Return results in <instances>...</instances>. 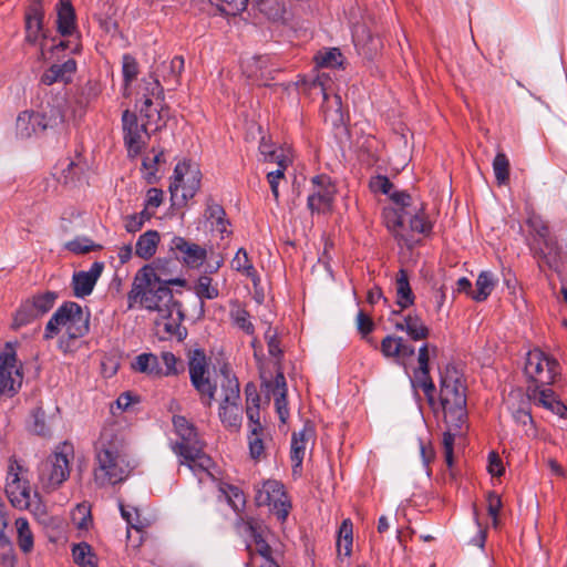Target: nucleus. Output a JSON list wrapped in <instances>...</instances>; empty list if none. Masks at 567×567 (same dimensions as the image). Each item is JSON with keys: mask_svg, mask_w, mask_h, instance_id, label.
Returning <instances> with one entry per match:
<instances>
[{"mask_svg": "<svg viewBox=\"0 0 567 567\" xmlns=\"http://www.w3.org/2000/svg\"><path fill=\"white\" fill-rule=\"evenodd\" d=\"M169 286L184 287L186 280L167 279L155 267L144 266L135 275L132 289L127 293V308L133 309L138 302L150 311H157V326H162L167 334L182 339L185 334V330H182L184 312L181 302L174 299Z\"/></svg>", "mask_w": 567, "mask_h": 567, "instance_id": "1", "label": "nucleus"}, {"mask_svg": "<svg viewBox=\"0 0 567 567\" xmlns=\"http://www.w3.org/2000/svg\"><path fill=\"white\" fill-rule=\"evenodd\" d=\"M440 403L446 424V431L443 434L445 462L451 467L455 437L463 436L468 427L466 386L463 374L454 365H447L441 372Z\"/></svg>", "mask_w": 567, "mask_h": 567, "instance_id": "2", "label": "nucleus"}, {"mask_svg": "<svg viewBox=\"0 0 567 567\" xmlns=\"http://www.w3.org/2000/svg\"><path fill=\"white\" fill-rule=\"evenodd\" d=\"M133 468L123 437L113 427L103 429L95 443V484L105 487L122 483Z\"/></svg>", "mask_w": 567, "mask_h": 567, "instance_id": "3", "label": "nucleus"}, {"mask_svg": "<svg viewBox=\"0 0 567 567\" xmlns=\"http://www.w3.org/2000/svg\"><path fill=\"white\" fill-rule=\"evenodd\" d=\"M173 424L179 440L172 444V450L179 457V464L186 465L199 481L204 475L212 476L213 460L204 452L194 425L181 415L173 417Z\"/></svg>", "mask_w": 567, "mask_h": 567, "instance_id": "4", "label": "nucleus"}, {"mask_svg": "<svg viewBox=\"0 0 567 567\" xmlns=\"http://www.w3.org/2000/svg\"><path fill=\"white\" fill-rule=\"evenodd\" d=\"M89 312H84L81 306L76 302H65L48 321L44 339L49 340L56 336L60 327L65 328L69 339H79L89 332Z\"/></svg>", "mask_w": 567, "mask_h": 567, "instance_id": "5", "label": "nucleus"}, {"mask_svg": "<svg viewBox=\"0 0 567 567\" xmlns=\"http://www.w3.org/2000/svg\"><path fill=\"white\" fill-rule=\"evenodd\" d=\"M74 457L72 444H60L40 467V480L47 489L58 488L70 475V461Z\"/></svg>", "mask_w": 567, "mask_h": 567, "instance_id": "6", "label": "nucleus"}, {"mask_svg": "<svg viewBox=\"0 0 567 567\" xmlns=\"http://www.w3.org/2000/svg\"><path fill=\"white\" fill-rule=\"evenodd\" d=\"M221 391L224 398L219 406V419L230 431L237 432L241 426L243 415L239 382L235 375L223 371Z\"/></svg>", "mask_w": 567, "mask_h": 567, "instance_id": "7", "label": "nucleus"}, {"mask_svg": "<svg viewBox=\"0 0 567 567\" xmlns=\"http://www.w3.org/2000/svg\"><path fill=\"white\" fill-rule=\"evenodd\" d=\"M202 174L196 164L182 162L175 166L174 181L169 185V192L173 200L185 204L193 198L200 188Z\"/></svg>", "mask_w": 567, "mask_h": 567, "instance_id": "8", "label": "nucleus"}, {"mask_svg": "<svg viewBox=\"0 0 567 567\" xmlns=\"http://www.w3.org/2000/svg\"><path fill=\"white\" fill-rule=\"evenodd\" d=\"M558 361L548 357L543 351L535 349L527 353L525 363V374L534 385L539 388L550 385L555 382L556 377L559 374Z\"/></svg>", "mask_w": 567, "mask_h": 567, "instance_id": "9", "label": "nucleus"}, {"mask_svg": "<svg viewBox=\"0 0 567 567\" xmlns=\"http://www.w3.org/2000/svg\"><path fill=\"white\" fill-rule=\"evenodd\" d=\"M239 524L243 525L244 530L252 537V543L247 546L250 553V559L247 567H258L260 563L267 560H276L272 556V548L264 538L266 527L254 517H240Z\"/></svg>", "mask_w": 567, "mask_h": 567, "instance_id": "10", "label": "nucleus"}, {"mask_svg": "<svg viewBox=\"0 0 567 567\" xmlns=\"http://www.w3.org/2000/svg\"><path fill=\"white\" fill-rule=\"evenodd\" d=\"M255 502L257 506H268L279 520H285L289 514L290 505L287 503V496L284 485L275 480L265 481L257 485Z\"/></svg>", "mask_w": 567, "mask_h": 567, "instance_id": "11", "label": "nucleus"}, {"mask_svg": "<svg viewBox=\"0 0 567 567\" xmlns=\"http://www.w3.org/2000/svg\"><path fill=\"white\" fill-rule=\"evenodd\" d=\"M189 377L193 386L200 394L203 404L212 406L215 399L216 385L213 384L207 374V361L203 350L196 349L189 355Z\"/></svg>", "mask_w": 567, "mask_h": 567, "instance_id": "12", "label": "nucleus"}, {"mask_svg": "<svg viewBox=\"0 0 567 567\" xmlns=\"http://www.w3.org/2000/svg\"><path fill=\"white\" fill-rule=\"evenodd\" d=\"M330 79L324 74L317 75L316 78L302 82L305 90L310 94H320L323 99L322 112L324 121L329 122L332 126L338 127L343 124V114L341 112V97L339 95L333 96L332 105H329V99L327 94L326 83Z\"/></svg>", "mask_w": 567, "mask_h": 567, "instance_id": "13", "label": "nucleus"}, {"mask_svg": "<svg viewBox=\"0 0 567 567\" xmlns=\"http://www.w3.org/2000/svg\"><path fill=\"white\" fill-rule=\"evenodd\" d=\"M14 348L7 344L0 353V394L12 396L22 384V373L17 368Z\"/></svg>", "mask_w": 567, "mask_h": 567, "instance_id": "14", "label": "nucleus"}, {"mask_svg": "<svg viewBox=\"0 0 567 567\" xmlns=\"http://www.w3.org/2000/svg\"><path fill=\"white\" fill-rule=\"evenodd\" d=\"M313 189L308 196V208L311 213H328L332 208L336 187L327 175H317L312 178Z\"/></svg>", "mask_w": 567, "mask_h": 567, "instance_id": "15", "label": "nucleus"}, {"mask_svg": "<svg viewBox=\"0 0 567 567\" xmlns=\"http://www.w3.org/2000/svg\"><path fill=\"white\" fill-rule=\"evenodd\" d=\"M124 142L127 147L128 156L135 157L146 145L148 138L146 124H138L137 117L134 113L126 110L122 116Z\"/></svg>", "mask_w": 567, "mask_h": 567, "instance_id": "16", "label": "nucleus"}, {"mask_svg": "<svg viewBox=\"0 0 567 567\" xmlns=\"http://www.w3.org/2000/svg\"><path fill=\"white\" fill-rule=\"evenodd\" d=\"M22 466L16 461L10 460L6 493L14 507H24L29 505L30 487L28 482L23 480L20 474Z\"/></svg>", "mask_w": 567, "mask_h": 567, "instance_id": "17", "label": "nucleus"}, {"mask_svg": "<svg viewBox=\"0 0 567 567\" xmlns=\"http://www.w3.org/2000/svg\"><path fill=\"white\" fill-rule=\"evenodd\" d=\"M529 248L540 270L546 266L551 270L558 271L561 265V247L555 237L549 236L540 240V243L532 241Z\"/></svg>", "mask_w": 567, "mask_h": 567, "instance_id": "18", "label": "nucleus"}, {"mask_svg": "<svg viewBox=\"0 0 567 567\" xmlns=\"http://www.w3.org/2000/svg\"><path fill=\"white\" fill-rule=\"evenodd\" d=\"M169 250L175 254L177 259L190 268H198L207 257V251L204 247L189 243L179 236H174L171 239Z\"/></svg>", "mask_w": 567, "mask_h": 567, "instance_id": "19", "label": "nucleus"}, {"mask_svg": "<svg viewBox=\"0 0 567 567\" xmlns=\"http://www.w3.org/2000/svg\"><path fill=\"white\" fill-rule=\"evenodd\" d=\"M43 19L44 11L42 0H31L25 12V41L30 44L37 43L40 37L43 40L47 38V34L43 33Z\"/></svg>", "mask_w": 567, "mask_h": 567, "instance_id": "20", "label": "nucleus"}, {"mask_svg": "<svg viewBox=\"0 0 567 567\" xmlns=\"http://www.w3.org/2000/svg\"><path fill=\"white\" fill-rule=\"evenodd\" d=\"M430 347L429 344H424L419 349V370L415 372V383L419 388H421L427 398L430 404L434 403V392L435 386L430 377Z\"/></svg>", "mask_w": 567, "mask_h": 567, "instance_id": "21", "label": "nucleus"}, {"mask_svg": "<svg viewBox=\"0 0 567 567\" xmlns=\"http://www.w3.org/2000/svg\"><path fill=\"white\" fill-rule=\"evenodd\" d=\"M103 269L104 264L101 261H95L92 264L87 271L74 272L72 278L74 295L79 298L89 296L92 292Z\"/></svg>", "mask_w": 567, "mask_h": 567, "instance_id": "22", "label": "nucleus"}, {"mask_svg": "<svg viewBox=\"0 0 567 567\" xmlns=\"http://www.w3.org/2000/svg\"><path fill=\"white\" fill-rule=\"evenodd\" d=\"M315 436V429L306 423L300 432H295L291 440V461L293 474H300L302 461L306 455L307 445Z\"/></svg>", "mask_w": 567, "mask_h": 567, "instance_id": "23", "label": "nucleus"}, {"mask_svg": "<svg viewBox=\"0 0 567 567\" xmlns=\"http://www.w3.org/2000/svg\"><path fill=\"white\" fill-rule=\"evenodd\" d=\"M528 394L545 409L551 411L560 417H567V406L556 398L555 392L548 388H539V385H528Z\"/></svg>", "mask_w": 567, "mask_h": 567, "instance_id": "24", "label": "nucleus"}, {"mask_svg": "<svg viewBox=\"0 0 567 567\" xmlns=\"http://www.w3.org/2000/svg\"><path fill=\"white\" fill-rule=\"evenodd\" d=\"M262 384L268 388L275 395L276 411L282 423H286L289 411L287 408V384L282 371L278 370L274 381H268L262 378Z\"/></svg>", "mask_w": 567, "mask_h": 567, "instance_id": "25", "label": "nucleus"}, {"mask_svg": "<svg viewBox=\"0 0 567 567\" xmlns=\"http://www.w3.org/2000/svg\"><path fill=\"white\" fill-rule=\"evenodd\" d=\"M353 41L359 51L368 59L374 58L382 48V41L365 25H357L353 30Z\"/></svg>", "mask_w": 567, "mask_h": 567, "instance_id": "26", "label": "nucleus"}, {"mask_svg": "<svg viewBox=\"0 0 567 567\" xmlns=\"http://www.w3.org/2000/svg\"><path fill=\"white\" fill-rule=\"evenodd\" d=\"M76 72V62L74 59H68L62 64H52L41 75V83L52 85L58 82L70 83Z\"/></svg>", "mask_w": 567, "mask_h": 567, "instance_id": "27", "label": "nucleus"}, {"mask_svg": "<svg viewBox=\"0 0 567 567\" xmlns=\"http://www.w3.org/2000/svg\"><path fill=\"white\" fill-rule=\"evenodd\" d=\"M381 352L385 358L405 360L414 355L415 349L401 337L386 336L381 341Z\"/></svg>", "mask_w": 567, "mask_h": 567, "instance_id": "28", "label": "nucleus"}, {"mask_svg": "<svg viewBox=\"0 0 567 567\" xmlns=\"http://www.w3.org/2000/svg\"><path fill=\"white\" fill-rule=\"evenodd\" d=\"M35 122H39V132H45L48 128H55L64 121V115L60 105H42L39 111H34Z\"/></svg>", "mask_w": 567, "mask_h": 567, "instance_id": "29", "label": "nucleus"}, {"mask_svg": "<svg viewBox=\"0 0 567 567\" xmlns=\"http://www.w3.org/2000/svg\"><path fill=\"white\" fill-rule=\"evenodd\" d=\"M408 215L410 212H401L399 209H389L384 212V221L388 229L401 241L405 245L412 244V238H410L405 233V224L408 220Z\"/></svg>", "mask_w": 567, "mask_h": 567, "instance_id": "30", "label": "nucleus"}, {"mask_svg": "<svg viewBox=\"0 0 567 567\" xmlns=\"http://www.w3.org/2000/svg\"><path fill=\"white\" fill-rule=\"evenodd\" d=\"M205 218L210 223L213 230L218 231L221 237L230 234L228 230L229 221L226 219V212L221 205L217 204L212 197L206 200Z\"/></svg>", "mask_w": 567, "mask_h": 567, "instance_id": "31", "label": "nucleus"}, {"mask_svg": "<svg viewBox=\"0 0 567 567\" xmlns=\"http://www.w3.org/2000/svg\"><path fill=\"white\" fill-rule=\"evenodd\" d=\"M58 32L63 37L72 35L75 31V12L71 0H59L56 6Z\"/></svg>", "mask_w": 567, "mask_h": 567, "instance_id": "32", "label": "nucleus"}, {"mask_svg": "<svg viewBox=\"0 0 567 567\" xmlns=\"http://www.w3.org/2000/svg\"><path fill=\"white\" fill-rule=\"evenodd\" d=\"M9 522L0 524V567H16L18 557L13 543L7 534Z\"/></svg>", "mask_w": 567, "mask_h": 567, "instance_id": "33", "label": "nucleus"}, {"mask_svg": "<svg viewBox=\"0 0 567 567\" xmlns=\"http://www.w3.org/2000/svg\"><path fill=\"white\" fill-rule=\"evenodd\" d=\"M395 329L406 331L414 341L423 340L429 337L430 330L417 316H406L403 321L395 323Z\"/></svg>", "mask_w": 567, "mask_h": 567, "instance_id": "34", "label": "nucleus"}, {"mask_svg": "<svg viewBox=\"0 0 567 567\" xmlns=\"http://www.w3.org/2000/svg\"><path fill=\"white\" fill-rule=\"evenodd\" d=\"M159 234L156 230H147L142 234L135 245V254L142 259H151L157 249L159 243Z\"/></svg>", "mask_w": 567, "mask_h": 567, "instance_id": "35", "label": "nucleus"}, {"mask_svg": "<svg viewBox=\"0 0 567 567\" xmlns=\"http://www.w3.org/2000/svg\"><path fill=\"white\" fill-rule=\"evenodd\" d=\"M230 266L236 271L244 274L246 277L250 278L256 286L259 281V277L257 271L250 261L247 251L244 248H239L236 252L235 257L230 261Z\"/></svg>", "mask_w": 567, "mask_h": 567, "instance_id": "36", "label": "nucleus"}, {"mask_svg": "<svg viewBox=\"0 0 567 567\" xmlns=\"http://www.w3.org/2000/svg\"><path fill=\"white\" fill-rule=\"evenodd\" d=\"M496 285V279L491 271H482L475 282L476 289L472 293V299L482 302L488 298Z\"/></svg>", "mask_w": 567, "mask_h": 567, "instance_id": "37", "label": "nucleus"}, {"mask_svg": "<svg viewBox=\"0 0 567 567\" xmlns=\"http://www.w3.org/2000/svg\"><path fill=\"white\" fill-rule=\"evenodd\" d=\"M398 305L404 309L413 305L414 295L409 284L408 272L401 269L396 276Z\"/></svg>", "mask_w": 567, "mask_h": 567, "instance_id": "38", "label": "nucleus"}, {"mask_svg": "<svg viewBox=\"0 0 567 567\" xmlns=\"http://www.w3.org/2000/svg\"><path fill=\"white\" fill-rule=\"evenodd\" d=\"M16 528L19 548L23 554L31 553L33 550L34 540L28 519L24 517L17 518Z\"/></svg>", "mask_w": 567, "mask_h": 567, "instance_id": "39", "label": "nucleus"}, {"mask_svg": "<svg viewBox=\"0 0 567 567\" xmlns=\"http://www.w3.org/2000/svg\"><path fill=\"white\" fill-rule=\"evenodd\" d=\"M134 371L150 375H161L162 369L158 364V358L153 353H142L137 355L132 363Z\"/></svg>", "mask_w": 567, "mask_h": 567, "instance_id": "40", "label": "nucleus"}, {"mask_svg": "<svg viewBox=\"0 0 567 567\" xmlns=\"http://www.w3.org/2000/svg\"><path fill=\"white\" fill-rule=\"evenodd\" d=\"M38 125L39 122H35L34 111H24L17 118V134L22 138L30 137L32 134L40 133Z\"/></svg>", "mask_w": 567, "mask_h": 567, "instance_id": "41", "label": "nucleus"}, {"mask_svg": "<svg viewBox=\"0 0 567 567\" xmlns=\"http://www.w3.org/2000/svg\"><path fill=\"white\" fill-rule=\"evenodd\" d=\"M72 555L74 563L80 567H97L96 556L87 543L74 545Z\"/></svg>", "mask_w": 567, "mask_h": 567, "instance_id": "42", "label": "nucleus"}, {"mask_svg": "<svg viewBox=\"0 0 567 567\" xmlns=\"http://www.w3.org/2000/svg\"><path fill=\"white\" fill-rule=\"evenodd\" d=\"M267 62L268 60L265 56H255L245 61L243 68L249 78L255 81H262L267 80Z\"/></svg>", "mask_w": 567, "mask_h": 567, "instance_id": "43", "label": "nucleus"}, {"mask_svg": "<svg viewBox=\"0 0 567 567\" xmlns=\"http://www.w3.org/2000/svg\"><path fill=\"white\" fill-rule=\"evenodd\" d=\"M120 509L122 517L127 522L128 526L136 529L137 532H142L150 526V520L142 516L138 508H130V506L126 507L120 503Z\"/></svg>", "mask_w": 567, "mask_h": 567, "instance_id": "44", "label": "nucleus"}, {"mask_svg": "<svg viewBox=\"0 0 567 567\" xmlns=\"http://www.w3.org/2000/svg\"><path fill=\"white\" fill-rule=\"evenodd\" d=\"M277 168L267 173V179L270 185L272 196L276 200L279 198L278 185L279 181L285 178V171L290 161L287 156H277Z\"/></svg>", "mask_w": 567, "mask_h": 567, "instance_id": "45", "label": "nucleus"}, {"mask_svg": "<svg viewBox=\"0 0 567 567\" xmlns=\"http://www.w3.org/2000/svg\"><path fill=\"white\" fill-rule=\"evenodd\" d=\"M406 223H409V227L413 233L427 234L432 229V225L426 219L423 208H414L413 210H410Z\"/></svg>", "mask_w": 567, "mask_h": 567, "instance_id": "46", "label": "nucleus"}, {"mask_svg": "<svg viewBox=\"0 0 567 567\" xmlns=\"http://www.w3.org/2000/svg\"><path fill=\"white\" fill-rule=\"evenodd\" d=\"M316 64L320 68H336L342 65V53L339 49L332 48L319 51L315 55Z\"/></svg>", "mask_w": 567, "mask_h": 567, "instance_id": "47", "label": "nucleus"}, {"mask_svg": "<svg viewBox=\"0 0 567 567\" xmlns=\"http://www.w3.org/2000/svg\"><path fill=\"white\" fill-rule=\"evenodd\" d=\"M55 299V292L47 291L44 293L33 296L29 300L35 310V315H38V317H42L53 308Z\"/></svg>", "mask_w": 567, "mask_h": 567, "instance_id": "48", "label": "nucleus"}, {"mask_svg": "<svg viewBox=\"0 0 567 567\" xmlns=\"http://www.w3.org/2000/svg\"><path fill=\"white\" fill-rule=\"evenodd\" d=\"M140 113L143 120V124L146 126L155 125V130L161 127L159 122L162 120V113L156 107L153 106V101L151 97H146L143 100V105L140 109Z\"/></svg>", "mask_w": 567, "mask_h": 567, "instance_id": "49", "label": "nucleus"}, {"mask_svg": "<svg viewBox=\"0 0 567 567\" xmlns=\"http://www.w3.org/2000/svg\"><path fill=\"white\" fill-rule=\"evenodd\" d=\"M493 171L499 185L509 181V161L504 153H497L493 161Z\"/></svg>", "mask_w": 567, "mask_h": 567, "instance_id": "50", "label": "nucleus"}, {"mask_svg": "<svg viewBox=\"0 0 567 567\" xmlns=\"http://www.w3.org/2000/svg\"><path fill=\"white\" fill-rule=\"evenodd\" d=\"M37 318H39V317H38V315H35V310H34L31 301L28 299L17 310L14 320H13V328L18 329L22 326H25Z\"/></svg>", "mask_w": 567, "mask_h": 567, "instance_id": "51", "label": "nucleus"}, {"mask_svg": "<svg viewBox=\"0 0 567 567\" xmlns=\"http://www.w3.org/2000/svg\"><path fill=\"white\" fill-rule=\"evenodd\" d=\"M218 10L227 16H236L244 11L248 0H210Z\"/></svg>", "mask_w": 567, "mask_h": 567, "instance_id": "52", "label": "nucleus"}, {"mask_svg": "<svg viewBox=\"0 0 567 567\" xmlns=\"http://www.w3.org/2000/svg\"><path fill=\"white\" fill-rule=\"evenodd\" d=\"M66 166L61 171L60 181L65 184H74L83 174V166L72 159H66Z\"/></svg>", "mask_w": 567, "mask_h": 567, "instance_id": "53", "label": "nucleus"}, {"mask_svg": "<svg viewBox=\"0 0 567 567\" xmlns=\"http://www.w3.org/2000/svg\"><path fill=\"white\" fill-rule=\"evenodd\" d=\"M230 317L233 322L244 330L247 334H254L255 327L250 321V315L249 312L240 307H237L236 309L231 310Z\"/></svg>", "mask_w": 567, "mask_h": 567, "instance_id": "54", "label": "nucleus"}, {"mask_svg": "<svg viewBox=\"0 0 567 567\" xmlns=\"http://www.w3.org/2000/svg\"><path fill=\"white\" fill-rule=\"evenodd\" d=\"M164 162V152L159 151L154 154L151 158L146 156L142 162V168L144 172V176L148 183H153L156 179L157 165Z\"/></svg>", "mask_w": 567, "mask_h": 567, "instance_id": "55", "label": "nucleus"}, {"mask_svg": "<svg viewBox=\"0 0 567 567\" xmlns=\"http://www.w3.org/2000/svg\"><path fill=\"white\" fill-rule=\"evenodd\" d=\"M527 225L534 236L533 241H539L549 237V229L546 223L537 215H532L527 219Z\"/></svg>", "mask_w": 567, "mask_h": 567, "instance_id": "56", "label": "nucleus"}, {"mask_svg": "<svg viewBox=\"0 0 567 567\" xmlns=\"http://www.w3.org/2000/svg\"><path fill=\"white\" fill-rule=\"evenodd\" d=\"M195 292L200 299H215L218 297V289L212 285V278L208 276H200L198 278Z\"/></svg>", "mask_w": 567, "mask_h": 567, "instance_id": "57", "label": "nucleus"}, {"mask_svg": "<svg viewBox=\"0 0 567 567\" xmlns=\"http://www.w3.org/2000/svg\"><path fill=\"white\" fill-rule=\"evenodd\" d=\"M153 214L147 210L145 207L141 213L130 215L125 218V229L127 233H136L138 231L145 221L152 218Z\"/></svg>", "mask_w": 567, "mask_h": 567, "instance_id": "58", "label": "nucleus"}, {"mask_svg": "<svg viewBox=\"0 0 567 567\" xmlns=\"http://www.w3.org/2000/svg\"><path fill=\"white\" fill-rule=\"evenodd\" d=\"M224 492L227 496L228 503L236 512H239L245 506V495L237 486L228 485L227 489Z\"/></svg>", "mask_w": 567, "mask_h": 567, "instance_id": "59", "label": "nucleus"}, {"mask_svg": "<svg viewBox=\"0 0 567 567\" xmlns=\"http://www.w3.org/2000/svg\"><path fill=\"white\" fill-rule=\"evenodd\" d=\"M162 361L165 364V371H162L164 375H173L178 374L184 370L182 362L172 353V352H163Z\"/></svg>", "mask_w": 567, "mask_h": 567, "instance_id": "60", "label": "nucleus"}, {"mask_svg": "<svg viewBox=\"0 0 567 567\" xmlns=\"http://www.w3.org/2000/svg\"><path fill=\"white\" fill-rule=\"evenodd\" d=\"M73 520L78 528L85 529L91 523L90 507L86 504H79L73 512Z\"/></svg>", "mask_w": 567, "mask_h": 567, "instance_id": "61", "label": "nucleus"}, {"mask_svg": "<svg viewBox=\"0 0 567 567\" xmlns=\"http://www.w3.org/2000/svg\"><path fill=\"white\" fill-rule=\"evenodd\" d=\"M262 435L264 431H257L256 434L250 432L248 436L250 456L255 460L259 458L265 450Z\"/></svg>", "mask_w": 567, "mask_h": 567, "instance_id": "62", "label": "nucleus"}, {"mask_svg": "<svg viewBox=\"0 0 567 567\" xmlns=\"http://www.w3.org/2000/svg\"><path fill=\"white\" fill-rule=\"evenodd\" d=\"M138 68L136 60L130 55L125 54L123 56V76L126 84H130L137 75Z\"/></svg>", "mask_w": 567, "mask_h": 567, "instance_id": "63", "label": "nucleus"}, {"mask_svg": "<svg viewBox=\"0 0 567 567\" xmlns=\"http://www.w3.org/2000/svg\"><path fill=\"white\" fill-rule=\"evenodd\" d=\"M390 199L398 206L396 209L401 210V212H410V207L412 205L411 200V196L410 194L405 193V192H391V194L389 195Z\"/></svg>", "mask_w": 567, "mask_h": 567, "instance_id": "64", "label": "nucleus"}]
</instances>
